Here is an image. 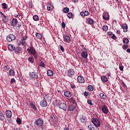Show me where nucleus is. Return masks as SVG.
Instances as JSON below:
<instances>
[{
  "label": "nucleus",
  "mask_w": 130,
  "mask_h": 130,
  "mask_svg": "<svg viewBox=\"0 0 130 130\" xmlns=\"http://www.w3.org/2000/svg\"><path fill=\"white\" fill-rule=\"evenodd\" d=\"M91 121L96 127H99V126L101 125V123L100 122V120H99V119L96 118H92Z\"/></svg>",
  "instance_id": "obj_3"
},
{
  "label": "nucleus",
  "mask_w": 130,
  "mask_h": 130,
  "mask_svg": "<svg viewBox=\"0 0 130 130\" xmlns=\"http://www.w3.org/2000/svg\"><path fill=\"white\" fill-rule=\"evenodd\" d=\"M119 68L120 71H123V66H119Z\"/></svg>",
  "instance_id": "obj_56"
},
{
  "label": "nucleus",
  "mask_w": 130,
  "mask_h": 130,
  "mask_svg": "<svg viewBox=\"0 0 130 130\" xmlns=\"http://www.w3.org/2000/svg\"><path fill=\"white\" fill-rule=\"evenodd\" d=\"M44 99L48 102L49 101L50 102V101H51V97L49 96V95L48 94H45L44 96Z\"/></svg>",
  "instance_id": "obj_17"
},
{
  "label": "nucleus",
  "mask_w": 130,
  "mask_h": 130,
  "mask_svg": "<svg viewBox=\"0 0 130 130\" xmlns=\"http://www.w3.org/2000/svg\"><path fill=\"white\" fill-rule=\"evenodd\" d=\"M63 12L64 13H69V12H70V9H69V8H64L63 9Z\"/></svg>",
  "instance_id": "obj_37"
},
{
  "label": "nucleus",
  "mask_w": 130,
  "mask_h": 130,
  "mask_svg": "<svg viewBox=\"0 0 130 130\" xmlns=\"http://www.w3.org/2000/svg\"><path fill=\"white\" fill-rule=\"evenodd\" d=\"M82 50H83V51H86L87 49H86V48H85V47H83V48H82Z\"/></svg>",
  "instance_id": "obj_61"
},
{
  "label": "nucleus",
  "mask_w": 130,
  "mask_h": 130,
  "mask_svg": "<svg viewBox=\"0 0 130 130\" xmlns=\"http://www.w3.org/2000/svg\"><path fill=\"white\" fill-rule=\"evenodd\" d=\"M16 122L18 123V124H21L22 123V120H21L20 118H18L16 120Z\"/></svg>",
  "instance_id": "obj_36"
},
{
  "label": "nucleus",
  "mask_w": 130,
  "mask_h": 130,
  "mask_svg": "<svg viewBox=\"0 0 130 130\" xmlns=\"http://www.w3.org/2000/svg\"><path fill=\"white\" fill-rule=\"evenodd\" d=\"M77 80L79 83H80L81 84L85 83V79H84L83 77L79 76L77 77Z\"/></svg>",
  "instance_id": "obj_11"
},
{
  "label": "nucleus",
  "mask_w": 130,
  "mask_h": 130,
  "mask_svg": "<svg viewBox=\"0 0 130 130\" xmlns=\"http://www.w3.org/2000/svg\"><path fill=\"white\" fill-rule=\"evenodd\" d=\"M2 6H3V9H6L8 8V5L6 3H3Z\"/></svg>",
  "instance_id": "obj_39"
},
{
  "label": "nucleus",
  "mask_w": 130,
  "mask_h": 130,
  "mask_svg": "<svg viewBox=\"0 0 130 130\" xmlns=\"http://www.w3.org/2000/svg\"><path fill=\"white\" fill-rule=\"evenodd\" d=\"M88 94L89 93H88V92L85 91L84 92V95L85 97H87Z\"/></svg>",
  "instance_id": "obj_52"
},
{
  "label": "nucleus",
  "mask_w": 130,
  "mask_h": 130,
  "mask_svg": "<svg viewBox=\"0 0 130 130\" xmlns=\"http://www.w3.org/2000/svg\"><path fill=\"white\" fill-rule=\"evenodd\" d=\"M33 20H34V21H39V17L37 15H34Z\"/></svg>",
  "instance_id": "obj_32"
},
{
  "label": "nucleus",
  "mask_w": 130,
  "mask_h": 130,
  "mask_svg": "<svg viewBox=\"0 0 130 130\" xmlns=\"http://www.w3.org/2000/svg\"><path fill=\"white\" fill-rule=\"evenodd\" d=\"M88 91H93V86L92 85H89L88 86Z\"/></svg>",
  "instance_id": "obj_42"
},
{
  "label": "nucleus",
  "mask_w": 130,
  "mask_h": 130,
  "mask_svg": "<svg viewBox=\"0 0 130 130\" xmlns=\"http://www.w3.org/2000/svg\"><path fill=\"white\" fill-rule=\"evenodd\" d=\"M27 50L28 51V52L31 53V54L33 55L35 58H37V51H36V50L34 49V47L30 46L27 49Z\"/></svg>",
  "instance_id": "obj_2"
},
{
  "label": "nucleus",
  "mask_w": 130,
  "mask_h": 130,
  "mask_svg": "<svg viewBox=\"0 0 130 130\" xmlns=\"http://www.w3.org/2000/svg\"><path fill=\"white\" fill-rule=\"evenodd\" d=\"M71 88L72 89H75V85L74 84H73V85L71 84Z\"/></svg>",
  "instance_id": "obj_60"
},
{
  "label": "nucleus",
  "mask_w": 130,
  "mask_h": 130,
  "mask_svg": "<svg viewBox=\"0 0 130 130\" xmlns=\"http://www.w3.org/2000/svg\"><path fill=\"white\" fill-rule=\"evenodd\" d=\"M104 31H107L108 30V26L107 25H104L103 26Z\"/></svg>",
  "instance_id": "obj_41"
},
{
  "label": "nucleus",
  "mask_w": 130,
  "mask_h": 130,
  "mask_svg": "<svg viewBox=\"0 0 130 130\" xmlns=\"http://www.w3.org/2000/svg\"><path fill=\"white\" fill-rule=\"evenodd\" d=\"M16 39V36L13 34H10L7 37V40L8 42H11L13 41V40H15Z\"/></svg>",
  "instance_id": "obj_4"
},
{
  "label": "nucleus",
  "mask_w": 130,
  "mask_h": 130,
  "mask_svg": "<svg viewBox=\"0 0 130 130\" xmlns=\"http://www.w3.org/2000/svg\"><path fill=\"white\" fill-rule=\"evenodd\" d=\"M64 96L66 97H68V98H70L71 96H72V94L71 93V92L69 91H65L64 92Z\"/></svg>",
  "instance_id": "obj_20"
},
{
  "label": "nucleus",
  "mask_w": 130,
  "mask_h": 130,
  "mask_svg": "<svg viewBox=\"0 0 130 130\" xmlns=\"http://www.w3.org/2000/svg\"><path fill=\"white\" fill-rule=\"evenodd\" d=\"M100 97L101 99H103V100H106V99L107 98L106 95L103 94V93H100Z\"/></svg>",
  "instance_id": "obj_25"
},
{
  "label": "nucleus",
  "mask_w": 130,
  "mask_h": 130,
  "mask_svg": "<svg viewBox=\"0 0 130 130\" xmlns=\"http://www.w3.org/2000/svg\"><path fill=\"white\" fill-rule=\"evenodd\" d=\"M102 108V111L105 114H107L109 111L108 110V108L106 107V105H104L103 107H101Z\"/></svg>",
  "instance_id": "obj_7"
},
{
  "label": "nucleus",
  "mask_w": 130,
  "mask_h": 130,
  "mask_svg": "<svg viewBox=\"0 0 130 130\" xmlns=\"http://www.w3.org/2000/svg\"><path fill=\"white\" fill-rule=\"evenodd\" d=\"M22 26V24L21 23H18L17 26V28H18V29H20V28Z\"/></svg>",
  "instance_id": "obj_51"
},
{
  "label": "nucleus",
  "mask_w": 130,
  "mask_h": 130,
  "mask_svg": "<svg viewBox=\"0 0 130 130\" xmlns=\"http://www.w3.org/2000/svg\"><path fill=\"white\" fill-rule=\"evenodd\" d=\"M15 49L18 51H21V50H22V48H21L20 47H17Z\"/></svg>",
  "instance_id": "obj_53"
},
{
  "label": "nucleus",
  "mask_w": 130,
  "mask_h": 130,
  "mask_svg": "<svg viewBox=\"0 0 130 130\" xmlns=\"http://www.w3.org/2000/svg\"><path fill=\"white\" fill-rule=\"evenodd\" d=\"M27 38H28L27 36H23V37H22L21 40H23V41H25V40H27Z\"/></svg>",
  "instance_id": "obj_45"
},
{
  "label": "nucleus",
  "mask_w": 130,
  "mask_h": 130,
  "mask_svg": "<svg viewBox=\"0 0 130 130\" xmlns=\"http://www.w3.org/2000/svg\"><path fill=\"white\" fill-rule=\"evenodd\" d=\"M86 120H87V118L85 117L82 116V118L81 119V122H86Z\"/></svg>",
  "instance_id": "obj_38"
},
{
  "label": "nucleus",
  "mask_w": 130,
  "mask_h": 130,
  "mask_svg": "<svg viewBox=\"0 0 130 130\" xmlns=\"http://www.w3.org/2000/svg\"><path fill=\"white\" fill-rule=\"evenodd\" d=\"M40 66H41V67H42L43 68H44V67H45V64H44V63H43L42 62H41Z\"/></svg>",
  "instance_id": "obj_55"
},
{
  "label": "nucleus",
  "mask_w": 130,
  "mask_h": 130,
  "mask_svg": "<svg viewBox=\"0 0 130 130\" xmlns=\"http://www.w3.org/2000/svg\"><path fill=\"white\" fill-rule=\"evenodd\" d=\"M6 115L7 117L8 118H11V117H12V115H13V114L12 113V111H11V110H7L6 111Z\"/></svg>",
  "instance_id": "obj_15"
},
{
  "label": "nucleus",
  "mask_w": 130,
  "mask_h": 130,
  "mask_svg": "<svg viewBox=\"0 0 130 130\" xmlns=\"http://www.w3.org/2000/svg\"><path fill=\"white\" fill-rule=\"evenodd\" d=\"M103 18L106 21L109 20V14L107 12H105L103 14Z\"/></svg>",
  "instance_id": "obj_10"
},
{
  "label": "nucleus",
  "mask_w": 130,
  "mask_h": 130,
  "mask_svg": "<svg viewBox=\"0 0 130 130\" xmlns=\"http://www.w3.org/2000/svg\"><path fill=\"white\" fill-rule=\"evenodd\" d=\"M9 74L10 76H11V77L15 76V72H14V70L12 69H10L9 70Z\"/></svg>",
  "instance_id": "obj_27"
},
{
  "label": "nucleus",
  "mask_w": 130,
  "mask_h": 130,
  "mask_svg": "<svg viewBox=\"0 0 130 130\" xmlns=\"http://www.w3.org/2000/svg\"><path fill=\"white\" fill-rule=\"evenodd\" d=\"M26 43V42L23 40H21L20 41V45H24Z\"/></svg>",
  "instance_id": "obj_43"
},
{
  "label": "nucleus",
  "mask_w": 130,
  "mask_h": 130,
  "mask_svg": "<svg viewBox=\"0 0 130 130\" xmlns=\"http://www.w3.org/2000/svg\"><path fill=\"white\" fill-rule=\"evenodd\" d=\"M87 103H88V104H89L90 105H93V104H92V101H91V100H88Z\"/></svg>",
  "instance_id": "obj_46"
},
{
  "label": "nucleus",
  "mask_w": 130,
  "mask_h": 130,
  "mask_svg": "<svg viewBox=\"0 0 130 130\" xmlns=\"http://www.w3.org/2000/svg\"><path fill=\"white\" fill-rule=\"evenodd\" d=\"M10 83H11V84H13V83H16V80H15L14 78H12Z\"/></svg>",
  "instance_id": "obj_48"
},
{
  "label": "nucleus",
  "mask_w": 130,
  "mask_h": 130,
  "mask_svg": "<svg viewBox=\"0 0 130 130\" xmlns=\"http://www.w3.org/2000/svg\"><path fill=\"white\" fill-rule=\"evenodd\" d=\"M107 34H108V35L111 36V35H112L113 32H111V31H109V32H107Z\"/></svg>",
  "instance_id": "obj_59"
},
{
  "label": "nucleus",
  "mask_w": 130,
  "mask_h": 130,
  "mask_svg": "<svg viewBox=\"0 0 130 130\" xmlns=\"http://www.w3.org/2000/svg\"><path fill=\"white\" fill-rule=\"evenodd\" d=\"M29 76L30 78H34V79H38V74L36 72L29 73Z\"/></svg>",
  "instance_id": "obj_9"
},
{
  "label": "nucleus",
  "mask_w": 130,
  "mask_h": 130,
  "mask_svg": "<svg viewBox=\"0 0 130 130\" xmlns=\"http://www.w3.org/2000/svg\"><path fill=\"white\" fill-rule=\"evenodd\" d=\"M126 52H128V53H130V49H127L126 50Z\"/></svg>",
  "instance_id": "obj_62"
},
{
  "label": "nucleus",
  "mask_w": 130,
  "mask_h": 130,
  "mask_svg": "<svg viewBox=\"0 0 130 130\" xmlns=\"http://www.w3.org/2000/svg\"><path fill=\"white\" fill-rule=\"evenodd\" d=\"M75 75V71L73 69H69L68 71V75L70 78H73V76Z\"/></svg>",
  "instance_id": "obj_6"
},
{
  "label": "nucleus",
  "mask_w": 130,
  "mask_h": 130,
  "mask_svg": "<svg viewBox=\"0 0 130 130\" xmlns=\"http://www.w3.org/2000/svg\"><path fill=\"white\" fill-rule=\"evenodd\" d=\"M35 124H36L39 128V130H43L44 128V125H43V120L41 118H39L36 120L35 122Z\"/></svg>",
  "instance_id": "obj_1"
},
{
  "label": "nucleus",
  "mask_w": 130,
  "mask_h": 130,
  "mask_svg": "<svg viewBox=\"0 0 130 130\" xmlns=\"http://www.w3.org/2000/svg\"><path fill=\"white\" fill-rule=\"evenodd\" d=\"M53 5L52 3H48L47 4V9L48 11H51V10H53Z\"/></svg>",
  "instance_id": "obj_12"
},
{
  "label": "nucleus",
  "mask_w": 130,
  "mask_h": 130,
  "mask_svg": "<svg viewBox=\"0 0 130 130\" xmlns=\"http://www.w3.org/2000/svg\"><path fill=\"white\" fill-rule=\"evenodd\" d=\"M64 130H70V128H68V127H66Z\"/></svg>",
  "instance_id": "obj_64"
},
{
  "label": "nucleus",
  "mask_w": 130,
  "mask_h": 130,
  "mask_svg": "<svg viewBox=\"0 0 130 130\" xmlns=\"http://www.w3.org/2000/svg\"><path fill=\"white\" fill-rule=\"evenodd\" d=\"M61 25L62 28L64 29V28H66V23H64V22H62Z\"/></svg>",
  "instance_id": "obj_50"
},
{
  "label": "nucleus",
  "mask_w": 130,
  "mask_h": 130,
  "mask_svg": "<svg viewBox=\"0 0 130 130\" xmlns=\"http://www.w3.org/2000/svg\"><path fill=\"white\" fill-rule=\"evenodd\" d=\"M67 17H68V18H69V19H72V18H73V13H69L67 14Z\"/></svg>",
  "instance_id": "obj_34"
},
{
  "label": "nucleus",
  "mask_w": 130,
  "mask_h": 130,
  "mask_svg": "<svg viewBox=\"0 0 130 130\" xmlns=\"http://www.w3.org/2000/svg\"><path fill=\"white\" fill-rule=\"evenodd\" d=\"M47 74L48 76H49V77H51V76H53V71H52L50 70H49L47 71Z\"/></svg>",
  "instance_id": "obj_22"
},
{
  "label": "nucleus",
  "mask_w": 130,
  "mask_h": 130,
  "mask_svg": "<svg viewBox=\"0 0 130 130\" xmlns=\"http://www.w3.org/2000/svg\"><path fill=\"white\" fill-rule=\"evenodd\" d=\"M81 55L83 58H87L88 57V53L86 51H83L81 53Z\"/></svg>",
  "instance_id": "obj_21"
},
{
  "label": "nucleus",
  "mask_w": 130,
  "mask_h": 130,
  "mask_svg": "<svg viewBox=\"0 0 130 130\" xmlns=\"http://www.w3.org/2000/svg\"><path fill=\"white\" fill-rule=\"evenodd\" d=\"M112 38V39H116V36H115V35H113Z\"/></svg>",
  "instance_id": "obj_57"
},
{
  "label": "nucleus",
  "mask_w": 130,
  "mask_h": 130,
  "mask_svg": "<svg viewBox=\"0 0 130 130\" xmlns=\"http://www.w3.org/2000/svg\"><path fill=\"white\" fill-rule=\"evenodd\" d=\"M127 47H128V46H127V45H124L122 47L123 49H124V50H125V49H127Z\"/></svg>",
  "instance_id": "obj_44"
},
{
  "label": "nucleus",
  "mask_w": 130,
  "mask_h": 130,
  "mask_svg": "<svg viewBox=\"0 0 130 130\" xmlns=\"http://www.w3.org/2000/svg\"><path fill=\"white\" fill-rule=\"evenodd\" d=\"M28 61H30L31 63H33L34 62V57L33 56L29 57Z\"/></svg>",
  "instance_id": "obj_30"
},
{
  "label": "nucleus",
  "mask_w": 130,
  "mask_h": 130,
  "mask_svg": "<svg viewBox=\"0 0 130 130\" xmlns=\"http://www.w3.org/2000/svg\"><path fill=\"white\" fill-rule=\"evenodd\" d=\"M101 80L103 82H108V79H107V77L106 76H102L101 77Z\"/></svg>",
  "instance_id": "obj_26"
},
{
  "label": "nucleus",
  "mask_w": 130,
  "mask_h": 130,
  "mask_svg": "<svg viewBox=\"0 0 130 130\" xmlns=\"http://www.w3.org/2000/svg\"><path fill=\"white\" fill-rule=\"evenodd\" d=\"M14 50L15 53H16L17 54H18V53H19V51H18L16 49H15Z\"/></svg>",
  "instance_id": "obj_58"
},
{
  "label": "nucleus",
  "mask_w": 130,
  "mask_h": 130,
  "mask_svg": "<svg viewBox=\"0 0 130 130\" xmlns=\"http://www.w3.org/2000/svg\"><path fill=\"white\" fill-rule=\"evenodd\" d=\"M88 21L89 24H90V25H92V24H93L94 23V21L93 20V19H92L91 18H88Z\"/></svg>",
  "instance_id": "obj_33"
},
{
  "label": "nucleus",
  "mask_w": 130,
  "mask_h": 130,
  "mask_svg": "<svg viewBox=\"0 0 130 130\" xmlns=\"http://www.w3.org/2000/svg\"><path fill=\"white\" fill-rule=\"evenodd\" d=\"M8 49H9V50H11V51H14V50L16 49V48L15 47V46H14V45H9L8 46Z\"/></svg>",
  "instance_id": "obj_16"
},
{
  "label": "nucleus",
  "mask_w": 130,
  "mask_h": 130,
  "mask_svg": "<svg viewBox=\"0 0 130 130\" xmlns=\"http://www.w3.org/2000/svg\"><path fill=\"white\" fill-rule=\"evenodd\" d=\"M36 36L38 38V39H42V36H41V34L39 33H37L36 34Z\"/></svg>",
  "instance_id": "obj_31"
},
{
  "label": "nucleus",
  "mask_w": 130,
  "mask_h": 130,
  "mask_svg": "<svg viewBox=\"0 0 130 130\" xmlns=\"http://www.w3.org/2000/svg\"><path fill=\"white\" fill-rule=\"evenodd\" d=\"M64 41H65V42H70V41H71V38L68 36H66L64 37Z\"/></svg>",
  "instance_id": "obj_23"
},
{
  "label": "nucleus",
  "mask_w": 130,
  "mask_h": 130,
  "mask_svg": "<svg viewBox=\"0 0 130 130\" xmlns=\"http://www.w3.org/2000/svg\"><path fill=\"white\" fill-rule=\"evenodd\" d=\"M30 106H31V108H32V109H34L36 111V110H37V108H36V106H35V105L34 104H30Z\"/></svg>",
  "instance_id": "obj_35"
},
{
  "label": "nucleus",
  "mask_w": 130,
  "mask_h": 130,
  "mask_svg": "<svg viewBox=\"0 0 130 130\" xmlns=\"http://www.w3.org/2000/svg\"><path fill=\"white\" fill-rule=\"evenodd\" d=\"M4 69L6 71H9L10 70V67H9L8 65H5Z\"/></svg>",
  "instance_id": "obj_40"
},
{
  "label": "nucleus",
  "mask_w": 130,
  "mask_h": 130,
  "mask_svg": "<svg viewBox=\"0 0 130 130\" xmlns=\"http://www.w3.org/2000/svg\"><path fill=\"white\" fill-rule=\"evenodd\" d=\"M122 29H123V31L125 32L127 31V29L128 28V27H127L126 24H123L122 25Z\"/></svg>",
  "instance_id": "obj_18"
},
{
  "label": "nucleus",
  "mask_w": 130,
  "mask_h": 130,
  "mask_svg": "<svg viewBox=\"0 0 130 130\" xmlns=\"http://www.w3.org/2000/svg\"><path fill=\"white\" fill-rule=\"evenodd\" d=\"M40 105L42 107H46L47 106V102L45 100H43L40 102Z\"/></svg>",
  "instance_id": "obj_14"
},
{
  "label": "nucleus",
  "mask_w": 130,
  "mask_h": 130,
  "mask_svg": "<svg viewBox=\"0 0 130 130\" xmlns=\"http://www.w3.org/2000/svg\"><path fill=\"white\" fill-rule=\"evenodd\" d=\"M76 109V106L72 104H69L68 107V110L69 111H74Z\"/></svg>",
  "instance_id": "obj_8"
},
{
  "label": "nucleus",
  "mask_w": 130,
  "mask_h": 130,
  "mask_svg": "<svg viewBox=\"0 0 130 130\" xmlns=\"http://www.w3.org/2000/svg\"><path fill=\"white\" fill-rule=\"evenodd\" d=\"M18 24V20L16 18H13L12 21L11 26L12 27H16Z\"/></svg>",
  "instance_id": "obj_13"
},
{
  "label": "nucleus",
  "mask_w": 130,
  "mask_h": 130,
  "mask_svg": "<svg viewBox=\"0 0 130 130\" xmlns=\"http://www.w3.org/2000/svg\"><path fill=\"white\" fill-rule=\"evenodd\" d=\"M80 15L82 17H85V16H86L85 14V12L84 11L80 12Z\"/></svg>",
  "instance_id": "obj_49"
},
{
  "label": "nucleus",
  "mask_w": 130,
  "mask_h": 130,
  "mask_svg": "<svg viewBox=\"0 0 130 130\" xmlns=\"http://www.w3.org/2000/svg\"><path fill=\"white\" fill-rule=\"evenodd\" d=\"M123 43H124L125 44H127L128 43V42H129V41L128 40V39L127 38H124L123 39Z\"/></svg>",
  "instance_id": "obj_29"
},
{
  "label": "nucleus",
  "mask_w": 130,
  "mask_h": 130,
  "mask_svg": "<svg viewBox=\"0 0 130 130\" xmlns=\"http://www.w3.org/2000/svg\"><path fill=\"white\" fill-rule=\"evenodd\" d=\"M59 108L62 109L63 110H64V111H67V104L64 103H61L59 105Z\"/></svg>",
  "instance_id": "obj_5"
},
{
  "label": "nucleus",
  "mask_w": 130,
  "mask_h": 130,
  "mask_svg": "<svg viewBox=\"0 0 130 130\" xmlns=\"http://www.w3.org/2000/svg\"><path fill=\"white\" fill-rule=\"evenodd\" d=\"M5 119V115H4V114L0 111V120L1 121H4Z\"/></svg>",
  "instance_id": "obj_24"
},
{
  "label": "nucleus",
  "mask_w": 130,
  "mask_h": 130,
  "mask_svg": "<svg viewBox=\"0 0 130 130\" xmlns=\"http://www.w3.org/2000/svg\"><path fill=\"white\" fill-rule=\"evenodd\" d=\"M60 49L62 51V52L64 51V49L63 48V47H62V46H60Z\"/></svg>",
  "instance_id": "obj_54"
},
{
  "label": "nucleus",
  "mask_w": 130,
  "mask_h": 130,
  "mask_svg": "<svg viewBox=\"0 0 130 130\" xmlns=\"http://www.w3.org/2000/svg\"><path fill=\"white\" fill-rule=\"evenodd\" d=\"M88 128H89V130L97 129V128L96 127H95V126L94 125H93L92 124H90L88 125Z\"/></svg>",
  "instance_id": "obj_19"
},
{
  "label": "nucleus",
  "mask_w": 130,
  "mask_h": 130,
  "mask_svg": "<svg viewBox=\"0 0 130 130\" xmlns=\"http://www.w3.org/2000/svg\"><path fill=\"white\" fill-rule=\"evenodd\" d=\"M0 14H1L2 16L4 17V19H5V20H4V22L5 23H7V22H8L9 20H8V19H7V16L5 15V14H4V13H3L2 12H0Z\"/></svg>",
  "instance_id": "obj_28"
},
{
  "label": "nucleus",
  "mask_w": 130,
  "mask_h": 130,
  "mask_svg": "<svg viewBox=\"0 0 130 130\" xmlns=\"http://www.w3.org/2000/svg\"><path fill=\"white\" fill-rule=\"evenodd\" d=\"M28 5H29V6L30 7V8H32V4L31 3H29Z\"/></svg>",
  "instance_id": "obj_63"
},
{
  "label": "nucleus",
  "mask_w": 130,
  "mask_h": 130,
  "mask_svg": "<svg viewBox=\"0 0 130 130\" xmlns=\"http://www.w3.org/2000/svg\"><path fill=\"white\" fill-rule=\"evenodd\" d=\"M84 12L85 16H89L90 15V13L87 11H85Z\"/></svg>",
  "instance_id": "obj_47"
}]
</instances>
